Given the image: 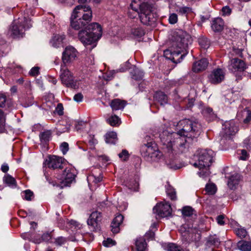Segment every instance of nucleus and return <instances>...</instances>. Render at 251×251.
<instances>
[{
	"mask_svg": "<svg viewBox=\"0 0 251 251\" xmlns=\"http://www.w3.org/2000/svg\"><path fill=\"white\" fill-rule=\"evenodd\" d=\"M57 134L60 135V134L69 130V128L66 126H62L60 125H57L55 128Z\"/></svg>",
	"mask_w": 251,
	"mask_h": 251,
	"instance_id": "49530a36",
	"label": "nucleus"
},
{
	"mask_svg": "<svg viewBox=\"0 0 251 251\" xmlns=\"http://www.w3.org/2000/svg\"><path fill=\"white\" fill-rule=\"evenodd\" d=\"M187 226L185 225L181 227L180 229V232L183 234V236L185 237L186 240L191 241H194L196 240V238H194L193 237V235L195 234V236L196 237H197L198 239L200 238V235L199 233H196L197 231L196 229H192V228H188V230L187 231H186V229L187 228Z\"/></svg>",
	"mask_w": 251,
	"mask_h": 251,
	"instance_id": "f3484780",
	"label": "nucleus"
},
{
	"mask_svg": "<svg viewBox=\"0 0 251 251\" xmlns=\"http://www.w3.org/2000/svg\"><path fill=\"white\" fill-rule=\"evenodd\" d=\"M177 126L180 128L178 132H164L160 137L164 148L167 150L168 153L166 157V165L174 170L181 167L175 156L174 151L176 152L178 149L180 152H183L193 139L200 135L201 130V125L197 120L184 119L179 122Z\"/></svg>",
	"mask_w": 251,
	"mask_h": 251,
	"instance_id": "f257e3e1",
	"label": "nucleus"
},
{
	"mask_svg": "<svg viewBox=\"0 0 251 251\" xmlns=\"http://www.w3.org/2000/svg\"><path fill=\"white\" fill-rule=\"evenodd\" d=\"M60 77L63 84L67 87H70L75 89L79 87V82L74 79L72 73L65 66L61 65L60 69Z\"/></svg>",
	"mask_w": 251,
	"mask_h": 251,
	"instance_id": "6e6552de",
	"label": "nucleus"
},
{
	"mask_svg": "<svg viewBox=\"0 0 251 251\" xmlns=\"http://www.w3.org/2000/svg\"><path fill=\"white\" fill-rule=\"evenodd\" d=\"M198 42L201 47L204 50L207 49L210 45V42L208 39L203 36L198 39Z\"/></svg>",
	"mask_w": 251,
	"mask_h": 251,
	"instance_id": "2f4dec72",
	"label": "nucleus"
},
{
	"mask_svg": "<svg viewBox=\"0 0 251 251\" xmlns=\"http://www.w3.org/2000/svg\"><path fill=\"white\" fill-rule=\"evenodd\" d=\"M205 190L208 195H214L217 191V188L214 184L210 183L206 185Z\"/></svg>",
	"mask_w": 251,
	"mask_h": 251,
	"instance_id": "ea45409f",
	"label": "nucleus"
},
{
	"mask_svg": "<svg viewBox=\"0 0 251 251\" xmlns=\"http://www.w3.org/2000/svg\"><path fill=\"white\" fill-rule=\"evenodd\" d=\"M177 11L178 14L181 15L186 16L188 14L192 12V9L189 7L184 6L179 7Z\"/></svg>",
	"mask_w": 251,
	"mask_h": 251,
	"instance_id": "79ce46f5",
	"label": "nucleus"
},
{
	"mask_svg": "<svg viewBox=\"0 0 251 251\" xmlns=\"http://www.w3.org/2000/svg\"><path fill=\"white\" fill-rule=\"evenodd\" d=\"M165 249L168 251H183L180 246H178L174 243L167 244Z\"/></svg>",
	"mask_w": 251,
	"mask_h": 251,
	"instance_id": "4c0bfd02",
	"label": "nucleus"
},
{
	"mask_svg": "<svg viewBox=\"0 0 251 251\" xmlns=\"http://www.w3.org/2000/svg\"><path fill=\"white\" fill-rule=\"evenodd\" d=\"M51 239V236L50 233H44L41 237V239H39L38 240L35 241L36 243L39 244L41 243L42 241H48Z\"/></svg>",
	"mask_w": 251,
	"mask_h": 251,
	"instance_id": "09e8293b",
	"label": "nucleus"
},
{
	"mask_svg": "<svg viewBox=\"0 0 251 251\" xmlns=\"http://www.w3.org/2000/svg\"><path fill=\"white\" fill-rule=\"evenodd\" d=\"M92 12L89 6L77 5L74 9L70 18L71 26L79 30L87 25L92 20Z\"/></svg>",
	"mask_w": 251,
	"mask_h": 251,
	"instance_id": "20e7f679",
	"label": "nucleus"
},
{
	"mask_svg": "<svg viewBox=\"0 0 251 251\" xmlns=\"http://www.w3.org/2000/svg\"><path fill=\"white\" fill-rule=\"evenodd\" d=\"M246 68L245 63L240 59L234 58L229 61L228 69L233 73L243 71Z\"/></svg>",
	"mask_w": 251,
	"mask_h": 251,
	"instance_id": "dca6fc26",
	"label": "nucleus"
},
{
	"mask_svg": "<svg viewBox=\"0 0 251 251\" xmlns=\"http://www.w3.org/2000/svg\"><path fill=\"white\" fill-rule=\"evenodd\" d=\"M145 236L148 239H152L154 236V233L152 231H149L146 233Z\"/></svg>",
	"mask_w": 251,
	"mask_h": 251,
	"instance_id": "0e129e2a",
	"label": "nucleus"
},
{
	"mask_svg": "<svg viewBox=\"0 0 251 251\" xmlns=\"http://www.w3.org/2000/svg\"><path fill=\"white\" fill-rule=\"evenodd\" d=\"M131 34L136 37H141L144 35V30L138 26L132 25L131 29Z\"/></svg>",
	"mask_w": 251,
	"mask_h": 251,
	"instance_id": "473e14b6",
	"label": "nucleus"
},
{
	"mask_svg": "<svg viewBox=\"0 0 251 251\" xmlns=\"http://www.w3.org/2000/svg\"><path fill=\"white\" fill-rule=\"evenodd\" d=\"M201 113L209 121L213 120L216 118V115L210 107H204L201 110Z\"/></svg>",
	"mask_w": 251,
	"mask_h": 251,
	"instance_id": "393cba45",
	"label": "nucleus"
},
{
	"mask_svg": "<svg viewBox=\"0 0 251 251\" xmlns=\"http://www.w3.org/2000/svg\"><path fill=\"white\" fill-rule=\"evenodd\" d=\"M60 149L63 154H65L69 150V144L67 142H63L60 146Z\"/></svg>",
	"mask_w": 251,
	"mask_h": 251,
	"instance_id": "603ef678",
	"label": "nucleus"
},
{
	"mask_svg": "<svg viewBox=\"0 0 251 251\" xmlns=\"http://www.w3.org/2000/svg\"><path fill=\"white\" fill-rule=\"evenodd\" d=\"M131 74L132 78L136 80L141 79L144 75L143 71L137 68L133 69V71L131 72Z\"/></svg>",
	"mask_w": 251,
	"mask_h": 251,
	"instance_id": "72a5a7b5",
	"label": "nucleus"
},
{
	"mask_svg": "<svg viewBox=\"0 0 251 251\" xmlns=\"http://www.w3.org/2000/svg\"><path fill=\"white\" fill-rule=\"evenodd\" d=\"M136 249L138 251H145L147 248V243L143 237L137 238L135 242Z\"/></svg>",
	"mask_w": 251,
	"mask_h": 251,
	"instance_id": "bb28decb",
	"label": "nucleus"
},
{
	"mask_svg": "<svg viewBox=\"0 0 251 251\" xmlns=\"http://www.w3.org/2000/svg\"><path fill=\"white\" fill-rule=\"evenodd\" d=\"M107 122L112 126H118L120 124V119L116 115L112 116L108 119Z\"/></svg>",
	"mask_w": 251,
	"mask_h": 251,
	"instance_id": "58836bf2",
	"label": "nucleus"
},
{
	"mask_svg": "<svg viewBox=\"0 0 251 251\" xmlns=\"http://www.w3.org/2000/svg\"><path fill=\"white\" fill-rule=\"evenodd\" d=\"M166 193L170 199L172 200H175L176 199V193L175 189L171 186H168L166 188Z\"/></svg>",
	"mask_w": 251,
	"mask_h": 251,
	"instance_id": "a19ab883",
	"label": "nucleus"
},
{
	"mask_svg": "<svg viewBox=\"0 0 251 251\" xmlns=\"http://www.w3.org/2000/svg\"><path fill=\"white\" fill-rule=\"evenodd\" d=\"M193 209L190 206H185L183 208L182 213L183 216L189 217L193 214Z\"/></svg>",
	"mask_w": 251,
	"mask_h": 251,
	"instance_id": "37998d69",
	"label": "nucleus"
},
{
	"mask_svg": "<svg viewBox=\"0 0 251 251\" xmlns=\"http://www.w3.org/2000/svg\"><path fill=\"white\" fill-rule=\"evenodd\" d=\"M87 235H83L78 233H76L75 235V240L77 241H86V236Z\"/></svg>",
	"mask_w": 251,
	"mask_h": 251,
	"instance_id": "bf43d9fd",
	"label": "nucleus"
},
{
	"mask_svg": "<svg viewBox=\"0 0 251 251\" xmlns=\"http://www.w3.org/2000/svg\"><path fill=\"white\" fill-rule=\"evenodd\" d=\"M118 155L123 160H126L129 156L128 151L125 150H123L122 152L120 153Z\"/></svg>",
	"mask_w": 251,
	"mask_h": 251,
	"instance_id": "5fc2aeb1",
	"label": "nucleus"
},
{
	"mask_svg": "<svg viewBox=\"0 0 251 251\" xmlns=\"http://www.w3.org/2000/svg\"><path fill=\"white\" fill-rule=\"evenodd\" d=\"M44 164L49 168L53 169H63L67 165L64 159L55 155L49 156L44 162Z\"/></svg>",
	"mask_w": 251,
	"mask_h": 251,
	"instance_id": "9b49d317",
	"label": "nucleus"
},
{
	"mask_svg": "<svg viewBox=\"0 0 251 251\" xmlns=\"http://www.w3.org/2000/svg\"><path fill=\"white\" fill-rule=\"evenodd\" d=\"M66 238L63 237H60L56 239L55 240V244L56 245L61 246L65 244L66 242Z\"/></svg>",
	"mask_w": 251,
	"mask_h": 251,
	"instance_id": "e2e57ef3",
	"label": "nucleus"
},
{
	"mask_svg": "<svg viewBox=\"0 0 251 251\" xmlns=\"http://www.w3.org/2000/svg\"><path fill=\"white\" fill-rule=\"evenodd\" d=\"M155 149L152 146L151 143L150 142L142 146L140 152L143 157L147 160L150 161L151 160L150 157L151 156L152 153Z\"/></svg>",
	"mask_w": 251,
	"mask_h": 251,
	"instance_id": "6ab92c4d",
	"label": "nucleus"
},
{
	"mask_svg": "<svg viewBox=\"0 0 251 251\" xmlns=\"http://www.w3.org/2000/svg\"><path fill=\"white\" fill-rule=\"evenodd\" d=\"M237 116L238 117H242L243 118V122L247 124L251 120V111L247 108H245L241 112H238Z\"/></svg>",
	"mask_w": 251,
	"mask_h": 251,
	"instance_id": "b1692460",
	"label": "nucleus"
},
{
	"mask_svg": "<svg viewBox=\"0 0 251 251\" xmlns=\"http://www.w3.org/2000/svg\"><path fill=\"white\" fill-rule=\"evenodd\" d=\"M39 73V68L38 67H34L31 68L29 72V74L31 76H36Z\"/></svg>",
	"mask_w": 251,
	"mask_h": 251,
	"instance_id": "6e6d98bb",
	"label": "nucleus"
},
{
	"mask_svg": "<svg viewBox=\"0 0 251 251\" xmlns=\"http://www.w3.org/2000/svg\"><path fill=\"white\" fill-rule=\"evenodd\" d=\"M153 211L159 217L164 218L171 215L172 208L169 203L160 202L154 207Z\"/></svg>",
	"mask_w": 251,
	"mask_h": 251,
	"instance_id": "f8f14e48",
	"label": "nucleus"
},
{
	"mask_svg": "<svg viewBox=\"0 0 251 251\" xmlns=\"http://www.w3.org/2000/svg\"><path fill=\"white\" fill-rule=\"evenodd\" d=\"M238 131L237 126L233 120L226 121L223 125L222 131L220 133L221 140H227L235 134Z\"/></svg>",
	"mask_w": 251,
	"mask_h": 251,
	"instance_id": "9d476101",
	"label": "nucleus"
},
{
	"mask_svg": "<svg viewBox=\"0 0 251 251\" xmlns=\"http://www.w3.org/2000/svg\"><path fill=\"white\" fill-rule=\"evenodd\" d=\"M225 74V71L222 69H214L208 76V81L212 84H219L224 80Z\"/></svg>",
	"mask_w": 251,
	"mask_h": 251,
	"instance_id": "4468645a",
	"label": "nucleus"
},
{
	"mask_svg": "<svg viewBox=\"0 0 251 251\" xmlns=\"http://www.w3.org/2000/svg\"><path fill=\"white\" fill-rule=\"evenodd\" d=\"M32 26L31 21L24 18L15 20L9 27L8 34L13 38L23 37L25 29Z\"/></svg>",
	"mask_w": 251,
	"mask_h": 251,
	"instance_id": "0eeeda50",
	"label": "nucleus"
},
{
	"mask_svg": "<svg viewBox=\"0 0 251 251\" xmlns=\"http://www.w3.org/2000/svg\"><path fill=\"white\" fill-rule=\"evenodd\" d=\"M33 193L29 190H26L23 192L22 197L23 198L27 201L31 200L33 197Z\"/></svg>",
	"mask_w": 251,
	"mask_h": 251,
	"instance_id": "a18cd8bd",
	"label": "nucleus"
},
{
	"mask_svg": "<svg viewBox=\"0 0 251 251\" xmlns=\"http://www.w3.org/2000/svg\"><path fill=\"white\" fill-rule=\"evenodd\" d=\"M233 53H235L236 55L239 56H242V50L241 49L233 48Z\"/></svg>",
	"mask_w": 251,
	"mask_h": 251,
	"instance_id": "338daca9",
	"label": "nucleus"
},
{
	"mask_svg": "<svg viewBox=\"0 0 251 251\" xmlns=\"http://www.w3.org/2000/svg\"><path fill=\"white\" fill-rule=\"evenodd\" d=\"M101 220V213L98 211H94L91 214L87 222L91 229L95 231L99 229Z\"/></svg>",
	"mask_w": 251,
	"mask_h": 251,
	"instance_id": "2eb2a0df",
	"label": "nucleus"
},
{
	"mask_svg": "<svg viewBox=\"0 0 251 251\" xmlns=\"http://www.w3.org/2000/svg\"><path fill=\"white\" fill-rule=\"evenodd\" d=\"M83 98V96L82 94L80 93H78L74 96V100L77 102H79L82 100Z\"/></svg>",
	"mask_w": 251,
	"mask_h": 251,
	"instance_id": "680f3d73",
	"label": "nucleus"
},
{
	"mask_svg": "<svg viewBox=\"0 0 251 251\" xmlns=\"http://www.w3.org/2000/svg\"><path fill=\"white\" fill-rule=\"evenodd\" d=\"M136 3L133 1L130 4L131 9L138 14L140 21L144 25H150L151 22H153L154 16L152 12V6L146 2H144L139 5L138 11V4L135 5Z\"/></svg>",
	"mask_w": 251,
	"mask_h": 251,
	"instance_id": "423d86ee",
	"label": "nucleus"
},
{
	"mask_svg": "<svg viewBox=\"0 0 251 251\" xmlns=\"http://www.w3.org/2000/svg\"><path fill=\"white\" fill-rule=\"evenodd\" d=\"M225 216L224 215H220L217 216L216 218L218 224L221 226L224 225L225 222L224 221Z\"/></svg>",
	"mask_w": 251,
	"mask_h": 251,
	"instance_id": "052dcab7",
	"label": "nucleus"
},
{
	"mask_svg": "<svg viewBox=\"0 0 251 251\" xmlns=\"http://www.w3.org/2000/svg\"><path fill=\"white\" fill-rule=\"evenodd\" d=\"M238 151H240L239 154H241L239 157L240 159L246 160L248 159L249 155L245 150H239Z\"/></svg>",
	"mask_w": 251,
	"mask_h": 251,
	"instance_id": "3c124183",
	"label": "nucleus"
},
{
	"mask_svg": "<svg viewBox=\"0 0 251 251\" xmlns=\"http://www.w3.org/2000/svg\"><path fill=\"white\" fill-rule=\"evenodd\" d=\"M208 62L206 58H202L193 64L192 70L194 72L198 73L204 70L207 67Z\"/></svg>",
	"mask_w": 251,
	"mask_h": 251,
	"instance_id": "412c9836",
	"label": "nucleus"
},
{
	"mask_svg": "<svg viewBox=\"0 0 251 251\" xmlns=\"http://www.w3.org/2000/svg\"><path fill=\"white\" fill-rule=\"evenodd\" d=\"M51 135V131L50 130H45L40 134V139L42 142H48L50 138Z\"/></svg>",
	"mask_w": 251,
	"mask_h": 251,
	"instance_id": "7c9ffc66",
	"label": "nucleus"
},
{
	"mask_svg": "<svg viewBox=\"0 0 251 251\" xmlns=\"http://www.w3.org/2000/svg\"><path fill=\"white\" fill-rule=\"evenodd\" d=\"M237 247L242 251H250L251 250V242L239 241L237 243Z\"/></svg>",
	"mask_w": 251,
	"mask_h": 251,
	"instance_id": "c756f323",
	"label": "nucleus"
},
{
	"mask_svg": "<svg viewBox=\"0 0 251 251\" xmlns=\"http://www.w3.org/2000/svg\"><path fill=\"white\" fill-rule=\"evenodd\" d=\"M226 177L228 179L227 186L231 190H234L238 185L241 179V176L237 173H234Z\"/></svg>",
	"mask_w": 251,
	"mask_h": 251,
	"instance_id": "a211bd4d",
	"label": "nucleus"
},
{
	"mask_svg": "<svg viewBox=\"0 0 251 251\" xmlns=\"http://www.w3.org/2000/svg\"><path fill=\"white\" fill-rule=\"evenodd\" d=\"M126 104V101L116 99L111 101L110 105L113 110H118L124 109Z\"/></svg>",
	"mask_w": 251,
	"mask_h": 251,
	"instance_id": "5701e85b",
	"label": "nucleus"
},
{
	"mask_svg": "<svg viewBox=\"0 0 251 251\" xmlns=\"http://www.w3.org/2000/svg\"><path fill=\"white\" fill-rule=\"evenodd\" d=\"M77 54L76 50L73 47H67L62 53V65L66 66L74 61L77 57Z\"/></svg>",
	"mask_w": 251,
	"mask_h": 251,
	"instance_id": "ddd939ff",
	"label": "nucleus"
},
{
	"mask_svg": "<svg viewBox=\"0 0 251 251\" xmlns=\"http://www.w3.org/2000/svg\"><path fill=\"white\" fill-rule=\"evenodd\" d=\"M115 244V242L110 238H107L106 240L103 241V245L105 247H109Z\"/></svg>",
	"mask_w": 251,
	"mask_h": 251,
	"instance_id": "13d9d810",
	"label": "nucleus"
},
{
	"mask_svg": "<svg viewBox=\"0 0 251 251\" xmlns=\"http://www.w3.org/2000/svg\"><path fill=\"white\" fill-rule=\"evenodd\" d=\"M6 101V97L3 93H0V107H3L5 106Z\"/></svg>",
	"mask_w": 251,
	"mask_h": 251,
	"instance_id": "4d7b16f0",
	"label": "nucleus"
},
{
	"mask_svg": "<svg viewBox=\"0 0 251 251\" xmlns=\"http://www.w3.org/2000/svg\"><path fill=\"white\" fill-rule=\"evenodd\" d=\"M101 35L102 28L97 23L89 25L85 29L80 30L78 34L80 41L89 50L96 46V42Z\"/></svg>",
	"mask_w": 251,
	"mask_h": 251,
	"instance_id": "7ed1b4c3",
	"label": "nucleus"
},
{
	"mask_svg": "<svg viewBox=\"0 0 251 251\" xmlns=\"http://www.w3.org/2000/svg\"><path fill=\"white\" fill-rule=\"evenodd\" d=\"M5 131V115L3 111L0 109V133Z\"/></svg>",
	"mask_w": 251,
	"mask_h": 251,
	"instance_id": "c9c22d12",
	"label": "nucleus"
},
{
	"mask_svg": "<svg viewBox=\"0 0 251 251\" xmlns=\"http://www.w3.org/2000/svg\"><path fill=\"white\" fill-rule=\"evenodd\" d=\"M60 176L61 187L69 186L75 180L76 171L74 167L67 164Z\"/></svg>",
	"mask_w": 251,
	"mask_h": 251,
	"instance_id": "1a4fd4ad",
	"label": "nucleus"
},
{
	"mask_svg": "<svg viewBox=\"0 0 251 251\" xmlns=\"http://www.w3.org/2000/svg\"><path fill=\"white\" fill-rule=\"evenodd\" d=\"M231 9L228 6H224L221 10L222 15L223 16H229L231 14Z\"/></svg>",
	"mask_w": 251,
	"mask_h": 251,
	"instance_id": "de8ad7c7",
	"label": "nucleus"
},
{
	"mask_svg": "<svg viewBox=\"0 0 251 251\" xmlns=\"http://www.w3.org/2000/svg\"><path fill=\"white\" fill-rule=\"evenodd\" d=\"M192 43L191 36L182 30L173 33L170 46L164 51V55L175 63H180L188 53L187 49Z\"/></svg>",
	"mask_w": 251,
	"mask_h": 251,
	"instance_id": "f03ea898",
	"label": "nucleus"
},
{
	"mask_svg": "<svg viewBox=\"0 0 251 251\" xmlns=\"http://www.w3.org/2000/svg\"><path fill=\"white\" fill-rule=\"evenodd\" d=\"M65 38V36L64 34L55 35L51 39L50 44L52 47L57 48L61 45Z\"/></svg>",
	"mask_w": 251,
	"mask_h": 251,
	"instance_id": "a878e982",
	"label": "nucleus"
},
{
	"mask_svg": "<svg viewBox=\"0 0 251 251\" xmlns=\"http://www.w3.org/2000/svg\"><path fill=\"white\" fill-rule=\"evenodd\" d=\"M1 170L3 173H6L9 170V166L7 163H4L1 165Z\"/></svg>",
	"mask_w": 251,
	"mask_h": 251,
	"instance_id": "69168bd1",
	"label": "nucleus"
},
{
	"mask_svg": "<svg viewBox=\"0 0 251 251\" xmlns=\"http://www.w3.org/2000/svg\"><path fill=\"white\" fill-rule=\"evenodd\" d=\"M214 152L211 150L201 149L197 151L196 157L198 160L193 165L201 170L198 173L200 176L205 177L210 174L208 167L210 166Z\"/></svg>",
	"mask_w": 251,
	"mask_h": 251,
	"instance_id": "39448f33",
	"label": "nucleus"
},
{
	"mask_svg": "<svg viewBox=\"0 0 251 251\" xmlns=\"http://www.w3.org/2000/svg\"><path fill=\"white\" fill-rule=\"evenodd\" d=\"M88 180H92L95 183H97L100 182L102 179V176L100 175L96 177L94 175H90L88 177Z\"/></svg>",
	"mask_w": 251,
	"mask_h": 251,
	"instance_id": "8fccbe9b",
	"label": "nucleus"
},
{
	"mask_svg": "<svg viewBox=\"0 0 251 251\" xmlns=\"http://www.w3.org/2000/svg\"><path fill=\"white\" fill-rule=\"evenodd\" d=\"M117 141V133L112 131L105 135V142L107 144H115Z\"/></svg>",
	"mask_w": 251,
	"mask_h": 251,
	"instance_id": "c85d7f7f",
	"label": "nucleus"
},
{
	"mask_svg": "<svg viewBox=\"0 0 251 251\" xmlns=\"http://www.w3.org/2000/svg\"><path fill=\"white\" fill-rule=\"evenodd\" d=\"M124 216L119 214L113 219L111 223V231L114 234H116L120 231V225L123 222Z\"/></svg>",
	"mask_w": 251,
	"mask_h": 251,
	"instance_id": "aec40b11",
	"label": "nucleus"
},
{
	"mask_svg": "<svg viewBox=\"0 0 251 251\" xmlns=\"http://www.w3.org/2000/svg\"><path fill=\"white\" fill-rule=\"evenodd\" d=\"M224 22L221 18H216L213 19L211 22V28L214 32H220L224 28Z\"/></svg>",
	"mask_w": 251,
	"mask_h": 251,
	"instance_id": "4be33fe9",
	"label": "nucleus"
},
{
	"mask_svg": "<svg viewBox=\"0 0 251 251\" xmlns=\"http://www.w3.org/2000/svg\"><path fill=\"white\" fill-rule=\"evenodd\" d=\"M236 235L241 238H245L247 235V231L243 228H238L236 230Z\"/></svg>",
	"mask_w": 251,
	"mask_h": 251,
	"instance_id": "c03bdc74",
	"label": "nucleus"
},
{
	"mask_svg": "<svg viewBox=\"0 0 251 251\" xmlns=\"http://www.w3.org/2000/svg\"><path fill=\"white\" fill-rule=\"evenodd\" d=\"M129 63L128 61H127L125 64V66H126L125 68L121 67V68H120L119 69L120 72H123L126 71L129 68Z\"/></svg>",
	"mask_w": 251,
	"mask_h": 251,
	"instance_id": "774afa93",
	"label": "nucleus"
},
{
	"mask_svg": "<svg viewBox=\"0 0 251 251\" xmlns=\"http://www.w3.org/2000/svg\"><path fill=\"white\" fill-rule=\"evenodd\" d=\"M177 15L175 13L170 14L169 18V22L171 24H175L177 22Z\"/></svg>",
	"mask_w": 251,
	"mask_h": 251,
	"instance_id": "864d4df0",
	"label": "nucleus"
},
{
	"mask_svg": "<svg viewBox=\"0 0 251 251\" xmlns=\"http://www.w3.org/2000/svg\"><path fill=\"white\" fill-rule=\"evenodd\" d=\"M154 99L163 105L167 102V96L162 92H157L154 95Z\"/></svg>",
	"mask_w": 251,
	"mask_h": 251,
	"instance_id": "cd10ccee",
	"label": "nucleus"
},
{
	"mask_svg": "<svg viewBox=\"0 0 251 251\" xmlns=\"http://www.w3.org/2000/svg\"><path fill=\"white\" fill-rule=\"evenodd\" d=\"M3 181L10 187H16V184L15 179L10 175L5 176L3 178Z\"/></svg>",
	"mask_w": 251,
	"mask_h": 251,
	"instance_id": "e433bc0d",
	"label": "nucleus"
},
{
	"mask_svg": "<svg viewBox=\"0 0 251 251\" xmlns=\"http://www.w3.org/2000/svg\"><path fill=\"white\" fill-rule=\"evenodd\" d=\"M150 157L151 160L150 161H159L161 159L163 158V155L161 151L155 149L153 153H152L151 156Z\"/></svg>",
	"mask_w": 251,
	"mask_h": 251,
	"instance_id": "f704fd0d",
	"label": "nucleus"
}]
</instances>
